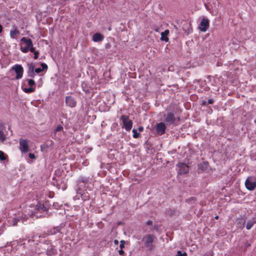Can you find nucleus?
<instances>
[{"label":"nucleus","instance_id":"obj_16","mask_svg":"<svg viewBox=\"0 0 256 256\" xmlns=\"http://www.w3.org/2000/svg\"><path fill=\"white\" fill-rule=\"evenodd\" d=\"M246 218L245 217H240L236 220V225L239 228H244L246 224Z\"/></svg>","mask_w":256,"mask_h":256},{"label":"nucleus","instance_id":"obj_5","mask_svg":"<svg viewBox=\"0 0 256 256\" xmlns=\"http://www.w3.org/2000/svg\"><path fill=\"white\" fill-rule=\"evenodd\" d=\"M245 186L246 188L250 190H252L256 187V179L254 176L248 177L245 182Z\"/></svg>","mask_w":256,"mask_h":256},{"label":"nucleus","instance_id":"obj_3","mask_svg":"<svg viewBox=\"0 0 256 256\" xmlns=\"http://www.w3.org/2000/svg\"><path fill=\"white\" fill-rule=\"evenodd\" d=\"M175 112L174 110H168L167 112L164 114V121L166 122L167 125L173 124L176 120Z\"/></svg>","mask_w":256,"mask_h":256},{"label":"nucleus","instance_id":"obj_21","mask_svg":"<svg viewBox=\"0 0 256 256\" xmlns=\"http://www.w3.org/2000/svg\"><path fill=\"white\" fill-rule=\"evenodd\" d=\"M41 66L42 67V68H34V72H36V74H39L44 70H46L48 68L47 64L45 63L41 64Z\"/></svg>","mask_w":256,"mask_h":256},{"label":"nucleus","instance_id":"obj_8","mask_svg":"<svg viewBox=\"0 0 256 256\" xmlns=\"http://www.w3.org/2000/svg\"><path fill=\"white\" fill-rule=\"evenodd\" d=\"M19 142L20 148L22 152L26 153L30 150L27 140L20 138Z\"/></svg>","mask_w":256,"mask_h":256},{"label":"nucleus","instance_id":"obj_23","mask_svg":"<svg viewBox=\"0 0 256 256\" xmlns=\"http://www.w3.org/2000/svg\"><path fill=\"white\" fill-rule=\"evenodd\" d=\"M20 32L16 26H13V30L10 31V36L12 38H15V36L19 34Z\"/></svg>","mask_w":256,"mask_h":256},{"label":"nucleus","instance_id":"obj_28","mask_svg":"<svg viewBox=\"0 0 256 256\" xmlns=\"http://www.w3.org/2000/svg\"><path fill=\"white\" fill-rule=\"evenodd\" d=\"M20 220V218H14L12 220V226H15L17 225L18 222Z\"/></svg>","mask_w":256,"mask_h":256},{"label":"nucleus","instance_id":"obj_10","mask_svg":"<svg viewBox=\"0 0 256 256\" xmlns=\"http://www.w3.org/2000/svg\"><path fill=\"white\" fill-rule=\"evenodd\" d=\"M12 69L16 74V78L17 80L20 79L22 77L24 69L22 66L20 64H16L12 67Z\"/></svg>","mask_w":256,"mask_h":256},{"label":"nucleus","instance_id":"obj_11","mask_svg":"<svg viewBox=\"0 0 256 256\" xmlns=\"http://www.w3.org/2000/svg\"><path fill=\"white\" fill-rule=\"evenodd\" d=\"M50 204L49 201H46L44 203L39 202L36 205V208L38 211L47 212Z\"/></svg>","mask_w":256,"mask_h":256},{"label":"nucleus","instance_id":"obj_38","mask_svg":"<svg viewBox=\"0 0 256 256\" xmlns=\"http://www.w3.org/2000/svg\"><path fill=\"white\" fill-rule=\"evenodd\" d=\"M152 224V221L151 220H148L146 222V224L148 226H150Z\"/></svg>","mask_w":256,"mask_h":256},{"label":"nucleus","instance_id":"obj_30","mask_svg":"<svg viewBox=\"0 0 256 256\" xmlns=\"http://www.w3.org/2000/svg\"><path fill=\"white\" fill-rule=\"evenodd\" d=\"M6 159V155L3 152L0 150V160H4Z\"/></svg>","mask_w":256,"mask_h":256},{"label":"nucleus","instance_id":"obj_33","mask_svg":"<svg viewBox=\"0 0 256 256\" xmlns=\"http://www.w3.org/2000/svg\"><path fill=\"white\" fill-rule=\"evenodd\" d=\"M28 80V84L29 86H32L35 84V82L33 80L29 79V80Z\"/></svg>","mask_w":256,"mask_h":256},{"label":"nucleus","instance_id":"obj_27","mask_svg":"<svg viewBox=\"0 0 256 256\" xmlns=\"http://www.w3.org/2000/svg\"><path fill=\"white\" fill-rule=\"evenodd\" d=\"M133 133V137L135 138H138L140 136V134L138 132L137 130L136 129H133L132 130Z\"/></svg>","mask_w":256,"mask_h":256},{"label":"nucleus","instance_id":"obj_14","mask_svg":"<svg viewBox=\"0 0 256 256\" xmlns=\"http://www.w3.org/2000/svg\"><path fill=\"white\" fill-rule=\"evenodd\" d=\"M27 66L28 67V72H27L28 76L31 78H34L36 76V74L34 72V68H35V66H34V64H33V63L28 64Z\"/></svg>","mask_w":256,"mask_h":256},{"label":"nucleus","instance_id":"obj_13","mask_svg":"<svg viewBox=\"0 0 256 256\" xmlns=\"http://www.w3.org/2000/svg\"><path fill=\"white\" fill-rule=\"evenodd\" d=\"M66 104L68 106L74 108L76 106V102L74 98L68 96L66 98Z\"/></svg>","mask_w":256,"mask_h":256},{"label":"nucleus","instance_id":"obj_19","mask_svg":"<svg viewBox=\"0 0 256 256\" xmlns=\"http://www.w3.org/2000/svg\"><path fill=\"white\" fill-rule=\"evenodd\" d=\"M209 164L208 162L206 161L198 165V169L202 171H206L208 170Z\"/></svg>","mask_w":256,"mask_h":256},{"label":"nucleus","instance_id":"obj_48","mask_svg":"<svg viewBox=\"0 0 256 256\" xmlns=\"http://www.w3.org/2000/svg\"><path fill=\"white\" fill-rule=\"evenodd\" d=\"M46 214L48 216L47 217L49 216L48 213H46Z\"/></svg>","mask_w":256,"mask_h":256},{"label":"nucleus","instance_id":"obj_41","mask_svg":"<svg viewBox=\"0 0 256 256\" xmlns=\"http://www.w3.org/2000/svg\"><path fill=\"white\" fill-rule=\"evenodd\" d=\"M138 130L140 131V132H142L144 130V128L142 126H138Z\"/></svg>","mask_w":256,"mask_h":256},{"label":"nucleus","instance_id":"obj_2","mask_svg":"<svg viewBox=\"0 0 256 256\" xmlns=\"http://www.w3.org/2000/svg\"><path fill=\"white\" fill-rule=\"evenodd\" d=\"M156 238V236L152 234H148L143 237L142 241L144 242V248L152 251L154 248V243Z\"/></svg>","mask_w":256,"mask_h":256},{"label":"nucleus","instance_id":"obj_29","mask_svg":"<svg viewBox=\"0 0 256 256\" xmlns=\"http://www.w3.org/2000/svg\"><path fill=\"white\" fill-rule=\"evenodd\" d=\"M52 206L55 209L58 210L62 206V204H60L58 202H54Z\"/></svg>","mask_w":256,"mask_h":256},{"label":"nucleus","instance_id":"obj_37","mask_svg":"<svg viewBox=\"0 0 256 256\" xmlns=\"http://www.w3.org/2000/svg\"><path fill=\"white\" fill-rule=\"evenodd\" d=\"M214 102V100H213V99L212 98H210L209 99L208 101H207V104H212Z\"/></svg>","mask_w":256,"mask_h":256},{"label":"nucleus","instance_id":"obj_40","mask_svg":"<svg viewBox=\"0 0 256 256\" xmlns=\"http://www.w3.org/2000/svg\"><path fill=\"white\" fill-rule=\"evenodd\" d=\"M119 254L120 255H122L124 254V251L122 250V249H121L118 251Z\"/></svg>","mask_w":256,"mask_h":256},{"label":"nucleus","instance_id":"obj_26","mask_svg":"<svg viewBox=\"0 0 256 256\" xmlns=\"http://www.w3.org/2000/svg\"><path fill=\"white\" fill-rule=\"evenodd\" d=\"M23 90L26 93H31L35 90V88L30 87L23 88Z\"/></svg>","mask_w":256,"mask_h":256},{"label":"nucleus","instance_id":"obj_20","mask_svg":"<svg viewBox=\"0 0 256 256\" xmlns=\"http://www.w3.org/2000/svg\"><path fill=\"white\" fill-rule=\"evenodd\" d=\"M60 231V226L54 227L52 228L49 230L48 231V234L54 235Z\"/></svg>","mask_w":256,"mask_h":256},{"label":"nucleus","instance_id":"obj_43","mask_svg":"<svg viewBox=\"0 0 256 256\" xmlns=\"http://www.w3.org/2000/svg\"><path fill=\"white\" fill-rule=\"evenodd\" d=\"M2 25L0 24V34L2 32Z\"/></svg>","mask_w":256,"mask_h":256},{"label":"nucleus","instance_id":"obj_1","mask_svg":"<svg viewBox=\"0 0 256 256\" xmlns=\"http://www.w3.org/2000/svg\"><path fill=\"white\" fill-rule=\"evenodd\" d=\"M21 47L20 50L24 53H26L28 51L32 52L34 51L32 42L31 39L26 37H23L20 40Z\"/></svg>","mask_w":256,"mask_h":256},{"label":"nucleus","instance_id":"obj_18","mask_svg":"<svg viewBox=\"0 0 256 256\" xmlns=\"http://www.w3.org/2000/svg\"><path fill=\"white\" fill-rule=\"evenodd\" d=\"M256 224V216L250 219L246 224V228L248 230H250Z\"/></svg>","mask_w":256,"mask_h":256},{"label":"nucleus","instance_id":"obj_24","mask_svg":"<svg viewBox=\"0 0 256 256\" xmlns=\"http://www.w3.org/2000/svg\"><path fill=\"white\" fill-rule=\"evenodd\" d=\"M89 182V179L85 177H80L78 180V184H80L81 183L87 184Z\"/></svg>","mask_w":256,"mask_h":256},{"label":"nucleus","instance_id":"obj_9","mask_svg":"<svg viewBox=\"0 0 256 256\" xmlns=\"http://www.w3.org/2000/svg\"><path fill=\"white\" fill-rule=\"evenodd\" d=\"M209 20L206 18H202L198 26L199 30L203 32H205L209 27Z\"/></svg>","mask_w":256,"mask_h":256},{"label":"nucleus","instance_id":"obj_44","mask_svg":"<svg viewBox=\"0 0 256 256\" xmlns=\"http://www.w3.org/2000/svg\"><path fill=\"white\" fill-rule=\"evenodd\" d=\"M114 243L115 244H118V240H114Z\"/></svg>","mask_w":256,"mask_h":256},{"label":"nucleus","instance_id":"obj_34","mask_svg":"<svg viewBox=\"0 0 256 256\" xmlns=\"http://www.w3.org/2000/svg\"><path fill=\"white\" fill-rule=\"evenodd\" d=\"M63 129V127L60 125L58 126L54 130L55 132L61 131Z\"/></svg>","mask_w":256,"mask_h":256},{"label":"nucleus","instance_id":"obj_25","mask_svg":"<svg viewBox=\"0 0 256 256\" xmlns=\"http://www.w3.org/2000/svg\"><path fill=\"white\" fill-rule=\"evenodd\" d=\"M196 201V198L194 196H192L186 200V202L190 204H194Z\"/></svg>","mask_w":256,"mask_h":256},{"label":"nucleus","instance_id":"obj_32","mask_svg":"<svg viewBox=\"0 0 256 256\" xmlns=\"http://www.w3.org/2000/svg\"><path fill=\"white\" fill-rule=\"evenodd\" d=\"M32 52H34V58L35 60H36L38 58L39 52L38 51L35 50V48H34V51H33Z\"/></svg>","mask_w":256,"mask_h":256},{"label":"nucleus","instance_id":"obj_42","mask_svg":"<svg viewBox=\"0 0 256 256\" xmlns=\"http://www.w3.org/2000/svg\"><path fill=\"white\" fill-rule=\"evenodd\" d=\"M192 32V28H190L188 30L187 34H190Z\"/></svg>","mask_w":256,"mask_h":256},{"label":"nucleus","instance_id":"obj_12","mask_svg":"<svg viewBox=\"0 0 256 256\" xmlns=\"http://www.w3.org/2000/svg\"><path fill=\"white\" fill-rule=\"evenodd\" d=\"M8 134L4 124H0V142L2 143L6 139V136Z\"/></svg>","mask_w":256,"mask_h":256},{"label":"nucleus","instance_id":"obj_35","mask_svg":"<svg viewBox=\"0 0 256 256\" xmlns=\"http://www.w3.org/2000/svg\"><path fill=\"white\" fill-rule=\"evenodd\" d=\"M125 244H126V242L124 240H122L120 242V247L121 249H122L124 247Z\"/></svg>","mask_w":256,"mask_h":256},{"label":"nucleus","instance_id":"obj_17","mask_svg":"<svg viewBox=\"0 0 256 256\" xmlns=\"http://www.w3.org/2000/svg\"><path fill=\"white\" fill-rule=\"evenodd\" d=\"M104 36L100 33H96L94 34L92 37V40L94 42H102L104 40Z\"/></svg>","mask_w":256,"mask_h":256},{"label":"nucleus","instance_id":"obj_15","mask_svg":"<svg viewBox=\"0 0 256 256\" xmlns=\"http://www.w3.org/2000/svg\"><path fill=\"white\" fill-rule=\"evenodd\" d=\"M166 130V126L164 122H161L156 126V130L158 134L162 135L164 134Z\"/></svg>","mask_w":256,"mask_h":256},{"label":"nucleus","instance_id":"obj_39","mask_svg":"<svg viewBox=\"0 0 256 256\" xmlns=\"http://www.w3.org/2000/svg\"><path fill=\"white\" fill-rule=\"evenodd\" d=\"M208 105L207 104V101L203 100L202 102V106H206Z\"/></svg>","mask_w":256,"mask_h":256},{"label":"nucleus","instance_id":"obj_6","mask_svg":"<svg viewBox=\"0 0 256 256\" xmlns=\"http://www.w3.org/2000/svg\"><path fill=\"white\" fill-rule=\"evenodd\" d=\"M44 244H50V246L46 248V254L48 256H52L57 254V250L55 248L54 246L52 244L51 241L46 240L44 242Z\"/></svg>","mask_w":256,"mask_h":256},{"label":"nucleus","instance_id":"obj_49","mask_svg":"<svg viewBox=\"0 0 256 256\" xmlns=\"http://www.w3.org/2000/svg\"><path fill=\"white\" fill-rule=\"evenodd\" d=\"M10 132H11L10 135H12V131H10Z\"/></svg>","mask_w":256,"mask_h":256},{"label":"nucleus","instance_id":"obj_47","mask_svg":"<svg viewBox=\"0 0 256 256\" xmlns=\"http://www.w3.org/2000/svg\"><path fill=\"white\" fill-rule=\"evenodd\" d=\"M108 30H111V28H108Z\"/></svg>","mask_w":256,"mask_h":256},{"label":"nucleus","instance_id":"obj_4","mask_svg":"<svg viewBox=\"0 0 256 256\" xmlns=\"http://www.w3.org/2000/svg\"><path fill=\"white\" fill-rule=\"evenodd\" d=\"M120 120H122L124 126L126 131H130L132 127V122L129 120V116L126 115H122Z\"/></svg>","mask_w":256,"mask_h":256},{"label":"nucleus","instance_id":"obj_45","mask_svg":"<svg viewBox=\"0 0 256 256\" xmlns=\"http://www.w3.org/2000/svg\"><path fill=\"white\" fill-rule=\"evenodd\" d=\"M218 216H216L215 217V218H216V219H218Z\"/></svg>","mask_w":256,"mask_h":256},{"label":"nucleus","instance_id":"obj_22","mask_svg":"<svg viewBox=\"0 0 256 256\" xmlns=\"http://www.w3.org/2000/svg\"><path fill=\"white\" fill-rule=\"evenodd\" d=\"M169 34V30H166L164 32L161 33V38L160 40H162L166 42H168V38L167 37V35Z\"/></svg>","mask_w":256,"mask_h":256},{"label":"nucleus","instance_id":"obj_31","mask_svg":"<svg viewBox=\"0 0 256 256\" xmlns=\"http://www.w3.org/2000/svg\"><path fill=\"white\" fill-rule=\"evenodd\" d=\"M187 254L186 252H182L180 250H178L177 252V254L175 256H186Z\"/></svg>","mask_w":256,"mask_h":256},{"label":"nucleus","instance_id":"obj_36","mask_svg":"<svg viewBox=\"0 0 256 256\" xmlns=\"http://www.w3.org/2000/svg\"><path fill=\"white\" fill-rule=\"evenodd\" d=\"M28 156H29V158L32 159H36V157L34 154L30 153L28 154Z\"/></svg>","mask_w":256,"mask_h":256},{"label":"nucleus","instance_id":"obj_46","mask_svg":"<svg viewBox=\"0 0 256 256\" xmlns=\"http://www.w3.org/2000/svg\"><path fill=\"white\" fill-rule=\"evenodd\" d=\"M36 217H37V218L41 217V216H38V215H36Z\"/></svg>","mask_w":256,"mask_h":256},{"label":"nucleus","instance_id":"obj_7","mask_svg":"<svg viewBox=\"0 0 256 256\" xmlns=\"http://www.w3.org/2000/svg\"><path fill=\"white\" fill-rule=\"evenodd\" d=\"M176 167L178 168V174H186L189 171V166L184 162H178L176 164Z\"/></svg>","mask_w":256,"mask_h":256}]
</instances>
